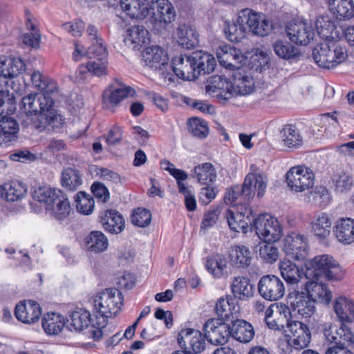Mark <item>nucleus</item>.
<instances>
[{
	"label": "nucleus",
	"mask_w": 354,
	"mask_h": 354,
	"mask_svg": "<svg viewBox=\"0 0 354 354\" xmlns=\"http://www.w3.org/2000/svg\"><path fill=\"white\" fill-rule=\"evenodd\" d=\"M31 81L41 93L30 94L21 100L20 108L28 115V126L38 132L63 128L66 118L55 109V101L50 96L58 91L57 82L39 71L32 72Z\"/></svg>",
	"instance_id": "f257e3e1"
},
{
	"label": "nucleus",
	"mask_w": 354,
	"mask_h": 354,
	"mask_svg": "<svg viewBox=\"0 0 354 354\" xmlns=\"http://www.w3.org/2000/svg\"><path fill=\"white\" fill-rule=\"evenodd\" d=\"M272 28V23L264 15L245 8L239 12L235 22H225L223 31L230 41L239 42L245 37L248 29L254 35L264 37L268 35Z\"/></svg>",
	"instance_id": "f03ea898"
},
{
	"label": "nucleus",
	"mask_w": 354,
	"mask_h": 354,
	"mask_svg": "<svg viewBox=\"0 0 354 354\" xmlns=\"http://www.w3.org/2000/svg\"><path fill=\"white\" fill-rule=\"evenodd\" d=\"M123 305V295L117 288H106L94 298V306L97 314L93 325L92 338L99 340L103 335L108 319L115 317Z\"/></svg>",
	"instance_id": "7ed1b4c3"
},
{
	"label": "nucleus",
	"mask_w": 354,
	"mask_h": 354,
	"mask_svg": "<svg viewBox=\"0 0 354 354\" xmlns=\"http://www.w3.org/2000/svg\"><path fill=\"white\" fill-rule=\"evenodd\" d=\"M156 4V12L151 16V23L158 31L165 30L169 24L175 20L176 11L171 2L168 0H134V18L143 19L153 10Z\"/></svg>",
	"instance_id": "20e7f679"
},
{
	"label": "nucleus",
	"mask_w": 354,
	"mask_h": 354,
	"mask_svg": "<svg viewBox=\"0 0 354 354\" xmlns=\"http://www.w3.org/2000/svg\"><path fill=\"white\" fill-rule=\"evenodd\" d=\"M267 187V178L262 174H249L246 176L245 181L241 186L235 185L227 189L224 201L227 205L239 206L241 203L249 201L254 195V190H257V196L262 197Z\"/></svg>",
	"instance_id": "39448f33"
},
{
	"label": "nucleus",
	"mask_w": 354,
	"mask_h": 354,
	"mask_svg": "<svg viewBox=\"0 0 354 354\" xmlns=\"http://www.w3.org/2000/svg\"><path fill=\"white\" fill-rule=\"evenodd\" d=\"M32 196L35 201L44 203L46 209L51 211L53 216L59 221L67 218L71 212L68 198L59 189L49 186L39 187L35 190Z\"/></svg>",
	"instance_id": "423d86ee"
},
{
	"label": "nucleus",
	"mask_w": 354,
	"mask_h": 354,
	"mask_svg": "<svg viewBox=\"0 0 354 354\" xmlns=\"http://www.w3.org/2000/svg\"><path fill=\"white\" fill-rule=\"evenodd\" d=\"M306 277H313L316 279L341 280L344 273L338 262L328 254L315 257L306 263Z\"/></svg>",
	"instance_id": "0eeeda50"
},
{
	"label": "nucleus",
	"mask_w": 354,
	"mask_h": 354,
	"mask_svg": "<svg viewBox=\"0 0 354 354\" xmlns=\"http://www.w3.org/2000/svg\"><path fill=\"white\" fill-rule=\"evenodd\" d=\"M313 57L319 67L330 69L342 63L347 57V53L345 48L330 39L317 45L313 49Z\"/></svg>",
	"instance_id": "6e6552de"
},
{
	"label": "nucleus",
	"mask_w": 354,
	"mask_h": 354,
	"mask_svg": "<svg viewBox=\"0 0 354 354\" xmlns=\"http://www.w3.org/2000/svg\"><path fill=\"white\" fill-rule=\"evenodd\" d=\"M16 110V102L14 97L3 91H0V138L4 142H8L17 137L19 124L16 120L9 117Z\"/></svg>",
	"instance_id": "1a4fd4ad"
},
{
	"label": "nucleus",
	"mask_w": 354,
	"mask_h": 354,
	"mask_svg": "<svg viewBox=\"0 0 354 354\" xmlns=\"http://www.w3.org/2000/svg\"><path fill=\"white\" fill-rule=\"evenodd\" d=\"M252 229L263 241H278L283 229L278 220L268 214H259L252 220Z\"/></svg>",
	"instance_id": "9d476101"
},
{
	"label": "nucleus",
	"mask_w": 354,
	"mask_h": 354,
	"mask_svg": "<svg viewBox=\"0 0 354 354\" xmlns=\"http://www.w3.org/2000/svg\"><path fill=\"white\" fill-rule=\"evenodd\" d=\"M132 88L118 79H114L102 93L104 109L114 112L116 108L130 95Z\"/></svg>",
	"instance_id": "9b49d317"
},
{
	"label": "nucleus",
	"mask_w": 354,
	"mask_h": 354,
	"mask_svg": "<svg viewBox=\"0 0 354 354\" xmlns=\"http://www.w3.org/2000/svg\"><path fill=\"white\" fill-rule=\"evenodd\" d=\"M286 178L290 189L297 193L309 190L315 184L313 170L304 165L290 168L286 174Z\"/></svg>",
	"instance_id": "f8f14e48"
},
{
	"label": "nucleus",
	"mask_w": 354,
	"mask_h": 354,
	"mask_svg": "<svg viewBox=\"0 0 354 354\" xmlns=\"http://www.w3.org/2000/svg\"><path fill=\"white\" fill-rule=\"evenodd\" d=\"M225 218L230 229L234 232L246 233L248 228H252V220L254 214L248 203L236 207V212L228 209Z\"/></svg>",
	"instance_id": "ddd939ff"
},
{
	"label": "nucleus",
	"mask_w": 354,
	"mask_h": 354,
	"mask_svg": "<svg viewBox=\"0 0 354 354\" xmlns=\"http://www.w3.org/2000/svg\"><path fill=\"white\" fill-rule=\"evenodd\" d=\"M259 295L266 300L274 301L281 299L286 292L283 281L277 276H263L258 283Z\"/></svg>",
	"instance_id": "4468645a"
},
{
	"label": "nucleus",
	"mask_w": 354,
	"mask_h": 354,
	"mask_svg": "<svg viewBox=\"0 0 354 354\" xmlns=\"http://www.w3.org/2000/svg\"><path fill=\"white\" fill-rule=\"evenodd\" d=\"M283 250L292 259L304 261L308 254L306 237L295 232H290L283 240Z\"/></svg>",
	"instance_id": "2eb2a0df"
},
{
	"label": "nucleus",
	"mask_w": 354,
	"mask_h": 354,
	"mask_svg": "<svg viewBox=\"0 0 354 354\" xmlns=\"http://www.w3.org/2000/svg\"><path fill=\"white\" fill-rule=\"evenodd\" d=\"M207 340L213 345H224L230 337V326L221 319H209L203 325Z\"/></svg>",
	"instance_id": "dca6fc26"
},
{
	"label": "nucleus",
	"mask_w": 354,
	"mask_h": 354,
	"mask_svg": "<svg viewBox=\"0 0 354 354\" xmlns=\"http://www.w3.org/2000/svg\"><path fill=\"white\" fill-rule=\"evenodd\" d=\"M87 55L88 58L95 59L87 62L91 75L100 77L106 75L108 64L106 47L96 41L87 48Z\"/></svg>",
	"instance_id": "f3484780"
},
{
	"label": "nucleus",
	"mask_w": 354,
	"mask_h": 354,
	"mask_svg": "<svg viewBox=\"0 0 354 354\" xmlns=\"http://www.w3.org/2000/svg\"><path fill=\"white\" fill-rule=\"evenodd\" d=\"M286 32L292 43L300 46L308 45L315 36L314 29L306 20L290 21L286 26Z\"/></svg>",
	"instance_id": "a211bd4d"
},
{
	"label": "nucleus",
	"mask_w": 354,
	"mask_h": 354,
	"mask_svg": "<svg viewBox=\"0 0 354 354\" xmlns=\"http://www.w3.org/2000/svg\"><path fill=\"white\" fill-rule=\"evenodd\" d=\"M205 335L198 330L183 328L179 332L177 337L179 346L186 351H192L195 354L202 353L206 346Z\"/></svg>",
	"instance_id": "6ab92c4d"
},
{
	"label": "nucleus",
	"mask_w": 354,
	"mask_h": 354,
	"mask_svg": "<svg viewBox=\"0 0 354 354\" xmlns=\"http://www.w3.org/2000/svg\"><path fill=\"white\" fill-rule=\"evenodd\" d=\"M290 334L287 344L296 350L307 348L311 341V333L308 326L299 321H293L288 325Z\"/></svg>",
	"instance_id": "aec40b11"
},
{
	"label": "nucleus",
	"mask_w": 354,
	"mask_h": 354,
	"mask_svg": "<svg viewBox=\"0 0 354 354\" xmlns=\"http://www.w3.org/2000/svg\"><path fill=\"white\" fill-rule=\"evenodd\" d=\"M42 310L40 305L33 300H24L17 304L15 308V316L17 320L26 324L37 322Z\"/></svg>",
	"instance_id": "412c9836"
},
{
	"label": "nucleus",
	"mask_w": 354,
	"mask_h": 354,
	"mask_svg": "<svg viewBox=\"0 0 354 354\" xmlns=\"http://www.w3.org/2000/svg\"><path fill=\"white\" fill-rule=\"evenodd\" d=\"M217 58L222 66L234 71L240 69L246 59L239 49L230 45L221 46L217 51Z\"/></svg>",
	"instance_id": "4be33fe9"
},
{
	"label": "nucleus",
	"mask_w": 354,
	"mask_h": 354,
	"mask_svg": "<svg viewBox=\"0 0 354 354\" xmlns=\"http://www.w3.org/2000/svg\"><path fill=\"white\" fill-rule=\"evenodd\" d=\"M99 221L104 231L111 234H119L125 229L124 218L121 213L113 209L101 211Z\"/></svg>",
	"instance_id": "5701e85b"
},
{
	"label": "nucleus",
	"mask_w": 354,
	"mask_h": 354,
	"mask_svg": "<svg viewBox=\"0 0 354 354\" xmlns=\"http://www.w3.org/2000/svg\"><path fill=\"white\" fill-rule=\"evenodd\" d=\"M193 62L192 55H176L171 60V68L174 74L184 80H195L196 71Z\"/></svg>",
	"instance_id": "b1692460"
},
{
	"label": "nucleus",
	"mask_w": 354,
	"mask_h": 354,
	"mask_svg": "<svg viewBox=\"0 0 354 354\" xmlns=\"http://www.w3.org/2000/svg\"><path fill=\"white\" fill-rule=\"evenodd\" d=\"M292 310L304 317H310L315 311V302L306 292H295L289 297Z\"/></svg>",
	"instance_id": "393cba45"
},
{
	"label": "nucleus",
	"mask_w": 354,
	"mask_h": 354,
	"mask_svg": "<svg viewBox=\"0 0 354 354\" xmlns=\"http://www.w3.org/2000/svg\"><path fill=\"white\" fill-rule=\"evenodd\" d=\"M326 339L334 346H342L346 342L354 343V335L351 329L342 324L339 328L331 324L326 326L324 330Z\"/></svg>",
	"instance_id": "a878e982"
},
{
	"label": "nucleus",
	"mask_w": 354,
	"mask_h": 354,
	"mask_svg": "<svg viewBox=\"0 0 354 354\" xmlns=\"http://www.w3.org/2000/svg\"><path fill=\"white\" fill-rule=\"evenodd\" d=\"M305 291L315 303L318 301L324 304H328L332 299L331 291L320 278L316 279L312 277V279L305 283Z\"/></svg>",
	"instance_id": "bb28decb"
},
{
	"label": "nucleus",
	"mask_w": 354,
	"mask_h": 354,
	"mask_svg": "<svg viewBox=\"0 0 354 354\" xmlns=\"http://www.w3.org/2000/svg\"><path fill=\"white\" fill-rule=\"evenodd\" d=\"M142 60L145 65L154 69H161L168 63V55L165 49L158 46L146 48L142 52Z\"/></svg>",
	"instance_id": "cd10ccee"
},
{
	"label": "nucleus",
	"mask_w": 354,
	"mask_h": 354,
	"mask_svg": "<svg viewBox=\"0 0 354 354\" xmlns=\"http://www.w3.org/2000/svg\"><path fill=\"white\" fill-rule=\"evenodd\" d=\"M232 92L241 95L250 94L254 89L253 78L243 69L236 70L231 75Z\"/></svg>",
	"instance_id": "c85d7f7f"
},
{
	"label": "nucleus",
	"mask_w": 354,
	"mask_h": 354,
	"mask_svg": "<svg viewBox=\"0 0 354 354\" xmlns=\"http://www.w3.org/2000/svg\"><path fill=\"white\" fill-rule=\"evenodd\" d=\"M69 327L71 330L82 331L84 328H90L89 333L92 337L91 332L93 329V325L95 322L92 320L91 313L85 308H76L70 314Z\"/></svg>",
	"instance_id": "c756f323"
},
{
	"label": "nucleus",
	"mask_w": 354,
	"mask_h": 354,
	"mask_svg": "<svg viewBox=\"0 0 354 354\" xmlns=\"http://www.w3.org/2000/svg\"><path fill=\"white\" fill-rule=\"evenodd\" d=\"M334 234L338 241L344 245L354 243V219L348 217L338 219Z\"/></svg>",
	"instance_id": "7c9ffc66"
},
{
	"label": "nucleus",
	"mask_w": 354,
	"mask_h": 354,
	"mask_svg": "<svg viewBox=\"0 0 354 354\" xmlns=\"http://www.w3.org/2000/svg\"><path fill=\"white\" fill-rule=\"evenodd\" d=\"M194 62L196 79L201 75L212 73L216 66L215 58L210 54L202 50L192 53Z\"/></svg>",
	"instance_id": "2f4dec72"
},
{
	"label": "nucleus",
	"mask_w": 354,
	"mask_h": 354,
	"mask_svg": "<svg viewBox=\"0 0 354 354\" xmlns=\"http://www.w3.org/2000/svg\"><path fill=\"white\" fill-rule=\"evenodd\" d=\"M230 333V337L241 343L250 342L254 336L253 326L243 319L232 322Z\"/></svg>",
	"instance_id": "473e14b6"
},
{
	"label": "nucleus",
	"mask_w": 354,
	"mask_h": 354,
	"mask_svg": "<svg viewBox=\"0 0 354 354\" xmlns=\"http://www.w3.org/2000/svg\"><path fill=\"white\" fill-rule=\"evenodd\" d=\"M177 42L183 48L192 49L199 42V35L196 28L189 25L181 24L176 30Z\"/></svg>",
	"instance_id": "72a5a7b5"
},
{
	"label": "nucleus",
	"mask_w": 354,
	"mask_h": 354,
	"mask_svg": "<svg viewBox=\"0 0 354 354\" xmlns=\"http://www.w3.org/2000/svg\"><path fill=\"white\" fill-rule=\"evenodd\" d=\"M26 26L30 33H25L22 35V41L26 46L32 48H38L41 41V34L39 30L35 24V18L28 10H25Z\"/></svg>",
	"instance_id": "f704fd0d"
},
{
	"label": "nucleus",
	"mask_w": 354,
	"mask_h": 354,
	"mask_svg": "<svg viewBox=\"0 0 354 354\" xmlns=\"http://www.w3.org/2000/svg\"><path fill=\"white\" fill-rule=\"evenodd\" d=\"M331 225V219L325 212L315 214L310 223L313 232L319 239H325L329 236Z\"/></svg>",
	"instance_id": "c9c22d12"
},
{
	"label": "nucleus",
	"mask_w": 354,
	"mask_h": 354,
	"mask_svg": "<svg viewBox=\"0 0 354 354\" xmlns=\"http://www.w3.org/2000/svg\"><path fill=\"white\" fill-rule=\"evenodd\" d=\"M60 183L66 191L75 192L83 184L82 174L77 169L66 167L62 172Z\"/></svg>",
	"instance_id": "e433bc0d"
},
{
	"label": "nucleus",
	"mask_w": 354,
	"mask_h": 354,
	"mask_svg": "<svg viewBox=\"0 0 354 354\" xmlns=\"http://www.w3.org/2000/svg\"><path fill=\"white\" fill-rule=\"evenodd\" d=\"M333 308L342 324L354 321V303L351 299L339 297L335 299Z\"/></svg>",
	"instance_id": "4c0bfd02"
},
{
	"label": "nucleus",
	"mask_w": 354,
	"mask_h": 354,
	"mask_svg": "<svg viewBox=\"0 0 354 354\" xmlns=\"http://www.w3.org/2000/svg\"><path fill=\"white\" fill-rule=\"evenodd\" d=\"M229 258L232 266L237 268H245L250 265L252 254L247 246L235 245L232 248Z\"/></svg>",
	"instance_id": "58836bf2"
},
{
	"label": "nucleus",
	"mask_w": 354,
	"mask_h": 354,
	"mask_svg": "<svg viewBox=\"0 0 354 354\" xmlns=\"http://www.w3.org/2000/svg\"><path fill=\"white\" fill-rule=\"evenodd\" d=\"M192 177L202 185H210L216 181L217 173L211 162H203L194 167Z\"/></svg>",
	"instance_id": "ea45409f"
},
{
	"label": "nucleus",
	"mask_w": 354,
	"mask_h": 354,
	"mask_svg": "<svg viewBox=\"0 0 354 354\" xmlns=\"http://www.w3.org/2000/svg\"><path fill=\"white\" fill-rule=\"evenodd\" d=\"M66 324L64 317L57 313H47L41 319L44 330L48 335H58Z\"/></svg>",
	"instance_id": "a19ab883"
},
{
	"label": "nucleus",
	"mask_w": 354,
	"mask_h": 354,
	"mask_svg": "<svg viewBox=\"0 0 354 354\" xmlns=\"http://www.w3.org/2000/svg\"><path fill=\"white\" fill-rule=\"evenodd\" d=\"M26 64L20 57H11L1 62L0 75L12 79L26 71Z\"/></svg>",
	"instance_id": "79ce46f5"
},
{
	"label": "nucleus",
	"mask_w": 354,
	"mask_h": 354,
	"mask_svg": "<svg viewBox=\"0 0 354 354\" xmlns=\"http://www.w3.org/2000/svg\"><path fill=\"white\" fill-rule=\"evenodd\" d=\"M330 12L339 19L348 20L354 17L353 0H328Z\"/></svg>",
	"instance_id": "37998d69"
},
{
	"label": "nucleus",
	"mask_w": 354,
	"mask_h": 354,
	"mask_svg": "<svg viewBox=\"0 0 354 354\" xmlns=\"http://www.w3.org/2000/svg\"><path fill=\"white\" fill-rule=\"evenodd\" d=\"M207 271L214 278L220 279L227 273V261L225 257L220 254L209 256L205 263Z\"/></svg>",
	"instance_id": "c03bdc74"
},
{
	"label": "nucleus",
	"mask_w": 354,
	"mask_h": 354,
	"mask_svg": "<svg viewBox=\"0 0 354 354\" xmlns=\"http://www.w3.org/2000/svg\"><path fill=\"white\" fill-rule=\"evenodd\" d=\"M84 244L88 251L102 253L107 250L109 241L101 231H92L85 237Z\"/></svg>",
	"instance_id": "a18cd8bd"
},
{
	"label": "nucleus",
	"mask_w": 354,
	"mask_h": 354,
	"mask_svg": "<svg viewBox=\"0 0 354 354\" xmlns=\"http://www.w3.org/2000/svg\"><path fill=\"white\" fill-rule=\"evenodd\" d=\"M231 288L234 297L241 300L251 297L254 292V287L250 279L243 277H235Z\"/></svg>",
	"instance_id": "49530a36"
},
{
	"label": "nucleus",
	"mask_w": 354,
	"mask_h": 354,
	"mask_svg": "<svg viewBox=\"0 0 354 354\" xmlns=\"http://www.w3.org/2000/svg\"><path fill=\"white\" fill-rule=\"evenodd\" d=\"M315 26L319 36L328 41L333 39V32L335 29V20L328 15L318 16L315 22Z\"/></svg>",
	"instance_id": "de8ad7c7"
},
{
	"label": "nucleus",
	"mask_w": 354,
	"mask_h": 354,
	"mask_svg": "<svg viewBox=\"0 0 354 354\" xmlns=\"http://www.w3.org/2000/svg\"><path fill=\"white\" fill-rule=\"evenodd\" d=\"M215 311L221 319H229L239 311L236 299L230 296L221 297L216 304Z\"/></svg>",
	"instance_id": "09e8293b"
},
{
	"label": "nucleus",
	"mask_w": 354,
	"mask_h": 354,
	"mask_svg": "<svg viewBox=\"0 0 354 354\" xmlns=\"http://www.w3.org/2000/svg\"><path fill=\"white\" fill-rule=\"evenodd\" d=\"M3 190L8 201H17L27 192L26 185L18 180H10L3 184Z\"/></svg>",
	"instance_id": "8fccbe9b"
},
{
	"label": "nucleus",
	"mask_w": 354,
	"mask_h": 354,
	"mask_svg": "<svg viewBox=\"0 0 354 354\" xmlns=\"http://www.w3.org/2000/svg\"><path fill=\"white\" fill-rule=\"evenodd\" d=\"M280 138L283 145L288 148H297L302 145V139L299 131L292 124H286L280 131Z\"/></svg>",
	"instance_id": "3c124183"
},
{
	"label": "nucleus",
	"mask_w": 354,
	"mask_h": 354,
	"mask_svg": "<svg viewBox=\"0 0 354 354\" xmlns=\"http://www.w3.org/2000/svg\"><path fill=\"white\" fill-rule=\"evenodd\" d=\"M279 270L282 277L288 283H297L301 278L302 272L297 266L290 260L281 261Z\"/></svg>",
	"instance_id": "603ef678"
},
{
	"label": "nucleus",
	"mask_w": 354,
	"mask_h": 354,
	"mask_svg": "<svg viewBox=\"0 0 354 354\" xmlns=\"http://www.w3.org/2000/svg\"><path fill=\"white\" fill-rule=\"evenodd\" d=\"M275 242L263 241L259 243L258 255L261 260L268 264L275 263L279 255V248L274 245Z\"/></svg>",
	"instance_id": "864d4df0"
},
{
	"label": "nucleus",
	"mask_w": 354,
	"mask_h": 354,
	"mask_svg": "<svg viewBox=\"0 0 354 354\" xmlns=\"http://www.w3.org/2000/svg\"><path fill=\"white\" fill-rule=\"evenodd\" d=\"M231 80L222 76L214 75L209 77L206 86V91L208 93H219L223 92L232 93Z\"/></svg>",
	"instance_id": "5fc2aeb1"
},
{
	"label": "nucleus",
	"mask_w": 354,
	"mask_h": 354,
	"mask_svg": "<svg viewBox=\"0 0 354 354\" xmlns=\"http://www.w3.org/2000/svg\"><path fill=\"white\" fill-rule=\"evenodd\" d=\"M332 182L335 191L341 194L349 192L354 184L353 176L345 171L335 174Z\"/></svg>",
	"instance_id": "6e6d98bb"
},
{
	"label": "nucleus",
	"mask_w": 354,
	"mask_h": 354,
	"mask_svg": "<svg viewBox=\"0 0 354 354\" xmlns=\"http://www.w3.org/2000/svg\"><path fill=\"white\" fill-rule=\"evenodd\" d=\"M77 212L84 215L91 214L94 209L95 202L93 197L85 192H78L75 197Z\"/></svg>",
	"instance_id": "4d7b16f0"
},
{
	"label": "nucleus",
	"mask_w": 354,
	"mask_h": 354,
	"mask_svg": "<svg viewBox=\"0 0 354 354\" xmlns=\"http://www.w3.org/2000/svg\"><path fill=\"white\" fill-rule=\"evenodd\" d=\"M276 55L284 59H290L299 55V50L286 41L279 40L273 45Z\"/></svg>",
	"instance_id": "13d9d810"
},
{
	"label": "nucleus",
	"mask_w": 354,
	"mask_h": 354,
	"mask_svg": "<svg viewBox=\"0 0 354 354\" xmlns=\"http://www.w3.org/2000/svg\"><path fill=\"white\" fill-rule=\"evenodd\" d=\"M62 28L73 37H81L86 28L85 22L81 19L76 18L71 21L64 23Z\"/></svg>",
	"instance_id": "bf43d9fd"
},
{
	"label": "nucleus",
	"mask_w": 354,
	"mask_h": 354,
	"mask_svg": "<svg viewBox=\"0 0 354 354\" xmlns=\"http://www.w3.org/2000/svg\"><path fill=\"white\" fill-rule=\"evenodd\" d=\"M189 129L194 136L198 138H205L209 133L207 122L197 118L189 120Z\"/></svg>",
	"instance_id": "052dcab7"
},
{
	"label": "nucleus",
	"mask_w": 354,
	"mask_h": 354,
	"mask_svg": "<svg viewBox=\"0 0 354 354\" xmlns=\"http://www.w3.org/2000/svg\"><path fill=\"white\" fill-rule=\"evenodd\" d=\"M313 203L322 207H326L330 202V194L328 190L324 186H317L310 192Z\"/></svg>",
	"instance_id": "680f3d73"
},
{
	"label": "nucleus",
	"mask_w": 354,
	"mask_h": 354,
	"mask_svg": "<svg viewBox=\"0 0 354 354\" xmlns=\"http://www.w3.org/2000/svg\"><path fill=\"white\" fill-rule=\"evenodd\" d=\"M124 136V131L122 127L118 124L113 125L104 136L106 143L109 146H115L122 142Z\"/></svg>",
	"instance_id": "e2e57ef3"
},
{
	"label": "nucleus",
	"mask_w": 354,
	"mask_h": 354,
	"mask_svg": "<svg viewBox=\"0 0 354 354\" xmlns=\"http://www.w3.org/2000/svg\"><path fill=\"white\" fill-rule=\"evenodd\" d=\"M274 316L277 319V322H278L280 330H283L285 326L288 328V325L292 322L290 319L291 317L290 308L285 305L276 306Z\"/></svg>",
	"instance_id": "0e129e2a"
},
{
	"label": "nucleus",
	"mask_w": 354,
	"mask_h": 354,
	"mask_svg": "<svg viewBox=\"0 0 354 354\" xmlns=\"http://www.w3.org/2000/svg\"><path fill=\"white\" fill-rule=\"evenodd\" d=\"M91 189L97 202L105 203L109 200V191L102 183L94 182L91 187Z\"/></svg>",
	"instance_id": "69168bd1"
},
{
	"label": "nucleus",
	"mask_w": 354,
	"mask_h": 354,
	"mask_svg": "<svg viewBox=\"0 0 354 354\" xmlns=\"http://www.w3.org/2000/svg\"><path fill=\"white\" fill-rule=\"evenodd\" d=\"M151 221V213L146 209L138 207L134 209V225L140 227L148 226Z\"/></svg>",
	"instance_id": "338daca9"
},
{
	"label": "nucleus",
	"mask_w": 354,
	"mask_h": 354,
	"mask_svg": "<svg viewBox=\"0 0 354 354\" xmlns=\"http://www.w3.org/2000/svg\"><path fill=\"white\" fill-rule=\"evenodd\" d=\"M134 32L136 35L134 36V48L141 47L149 43V32L144 26H134Z\"/></svg>",
	"instance_id": "774afa93"
}]
</instances>
